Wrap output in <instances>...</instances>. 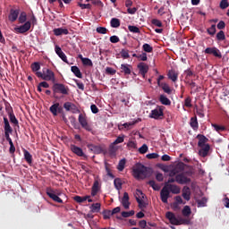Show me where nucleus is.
Wrapping results in <instances>:
<instances>
[{"instance_id": "38", "label": "nucleus", "mask_w": 229, "mask_h": 229, "mask_svg": "<svg viewBox=\"0 0 229 229\" xmlns=\"http://www.w3.org/2000/svg\"><path fill=\"white\" fill-rule=\"evenodd\" d=\"M111 28H119L121 26V20L117 18H112L110 21Z\"/></svg>"}, {"instance_id": "56", "label": "nucleus", "mask_w": 229, "mask_h": 229, "mask_svg": "<svg viewBox=\"0 0 229 229\" xmlns=\"http://www.w3.org/2000/svg\"><path fill=\"white\" fill-rule=\"evenodd\" d=\"M106 28L105 27H98L97 28V33H99L100 35H106Z\"/></svg>"}, {"instance_id": "53", "label": "nucleus", "mask_w": 229, "mask_h": 229, "mask_svg": "<svg viewBox=\"0 0 229 229\" xmlns=\"http://www.w3.org/2000/svg\"><path fill=\"white\" fill-rule=\"evenodd\" d=\"M212 126L215 128L216 131H225V130H226L225 126L217 125L216 123H213Z\"/></svg>"}, {"instance_id": "10", "label": "nucleus", "mask_w": 229, "mask_h": 229, "mask_svg": "<svg viewBox=\"0 0 229 229\" xmlns=\"http://www.w3.org/2000/svg\"><path fill=\"white\" fill-rule=\"evenodd\" d=\"M205 55H213L216 58H221L223 55H221V51L217 49V47H207L204 50Z\"/></svg>"}, {"instance_id": "2", "label": "nucleus", "mask_w": 229, "mask_h": 229, "mask_svg": "<svg viewBox=\"0 0 229 229\" xmlns=\"http://www.w3.org/2000/svg\"><path fill=\"white\" fill-rule=\"evenodd\" d=\"M165 217L171 225H174L175 226H180V225H191V219L176 216V215L171 211L165 213Z\"/></svg>"}, {"instance_id": "15", "label": "nucleus", "mask_w": 229, "mask_h": 229, "mask_svg": "<svg viewBox=\"0 0 229 229\" xmlns=\"http://www.w3.org/2000/svg\"><path fill=\"white\" fill-rule=\"evenodd\" d=\"M31 28V22L26 21L23 25L16 28V31L18 33H26V31H30Z\"/></svg>"}, {"instance_id": "46", "label": "nucleus", "mask_w": 229, "mask_h": 229, "mask_svg": "<svg viewBox=\"0 0 229 229\" xmlns=\"http://www.w3.org/2000/svg\"><path fill=\"white\" fill-rule=\"evenodd\" d=\"M128 30L131 33H140V30L137 26L129 25Z\"/></svg>"}, {"instance_id": "48", "label": "nucleus", "mask_w": 229, "mask_h": 229, "mask_svg": "<svg viewBox=\"0 0 229 229\" xmlns=\"http://www.w3.org/2000/svg\"><path fill=\"white\" fill-rule=\"evenodd\" d=\"M102 214H103L104 219H110L112 216H114L112 213V210H104Z\"/></svg>"}, {"instance_id": "9", "label": "nucleus", "mask_w": 229, "mask_h": 229, "mask_svg": "<svg viewBox=\"0 0 229 229\" xmlns=\"http://www.w3.org/2000/svg\"><path fill=\"white\" fill-rule=\"evenodd\" d=\"M43 75L45 81H53L55 82V72L50 69L45 68L43 69Z\"/></svg>"}, {"instance_id": "12", "label": "nucleus", "mask_w": 229, "mask_h": 229, "mask_svg": "<svg viewBox=\"0 0 229 229\" xmlns=\"http://www.w3.org/2000/svg\"><path fill=\"white\" fill-rule=\"evenodd\" d=\"M70 148H71V151L74 153V155H77V157H83L84 158H87V155L83 153V149H81V148L76 145H71Z\"/></svg>"}, {"instance_id": "23", "label": "nucleus", "mask_w": 229, "mask_h": 229, "mask_svg": "<svg viewBox=\"0 0 229 229\" xmlns=\"http://www.w3.org/2000/svg\"><path fill=\"white\" fill-rule=\"evenodd\" d=\"M79 123L82 126V128H85L86 130H90V127H89V123H87V118H85V115H83V114H79Z\"/></svg>"}, {"instance_id": "43", "label": "nucleus", "mask_w": 229, "mask_h": 229, "mask_svg": "<svg viewBox=\"0 0 229 229\" xmlns=\"http://www.w3.org/2000/svg\"><path fill=\"white\" fill-rule=\"evenodd\" d=\"M149 149V148L148 147L147 144H143L140 148H139V153H140V155H146V153H148V150Z\"/></svg>"}, {"instance_id": "8", "label": "nucleus", "mask_w": 229, "mask_h": 229, "mask_svg": "<svg viewBox=\"0 0 229 229\" xmlns=\"http://www.w3.org/2000/svg\"><path fill=\"white\" fill-rule=\"evenodd\" d=\"M53 90L55 94H64L67 95L69 92L67 91V88H65V85L60 84V83H55L53 86Z\"/></svg>"}, {"instance_id": "47", "label": "nucleus", "mask_w": 229, "mask_h": 229, "mask_svg": "<svg viewBox=\"0 0 229 229\" xmlns=\"http://www.w3.org/2000/svg\"><path fill=\"white\" fill-rule=\"evenodd\" d=\"M131 216H135V211L134 210L123 211L122 212V216L123 217H131Z\"/></svg>"}, {"instance_id": "59", "label": "nucleus", "mask_w": 229, "mask_h": 229, "mask_svg": "<svg viewBox=\"0 0 229 229\" xmlns=\"http://www.w3.org/2000/svg\"><path fill=\"white\" fill-rule=\"evenodd\" d=\"M208 33L211 36L216 35V25H211V27L208 29Z\"/></svg>"}, {"instance_id": "42", "label": "nucleus", "mask_w": 229, "mask_h": 229, "mask_svg": "<svg viewBox=\"0 0 229 229\" xmlns=\"http://www.w3.org/2000/svg\"><path fill=\"white\" fill-rule=\"evenodd\" d=\"M124 165H126V159L123 158L118 163V171H124Z\"/></svg>"}, {"instance_id": "11", "label": "nucleus", "mask_w": 229, "mask_h": 229, "mask_svg": "<svg viewBox=\"0 0 229 229\" xmlns=\"http://www.w3.org/2000/svg\"><path fill=\"white\" fill-rule=\"evenodd\" d=\"M64 108L67 112H72V114H80V109H78V106H76V105H74L71 102H65L64 104Z\"/></svg>"}, {"instance_id": "24", "label": "nucleus", "mask_w": 229, "mask_h": 229, "mask_svg": "<svg viewBox=\"0 0 229 229\" xmlns=\"http://www.w3.org/2000/svg\"><path fill=\"white\" fill-rule=\"evenodd\" d=\"M88 148L89 149V151H92L96 155H99V154L103 153V148L100 146L89 144Z\"/></svg>"}, {"instance_id": "3", "label": "nucleus", "mask_w": 229, "mask_h": 229, "mask_svg": "<svg viewBox=\"0 0 229 229\" xmlns=\"http://www.w3.org/2000/svg\"><path fill=\"white\" fill-rule=\"evenodd\" d=\"M183 171V164L176 165L175 167L169 173V178L167 182H165V185H173L176 182V176L179 173Z\"/></svg>"}, {"instance_id": "33", "label": "nucleus", "mask_w": 229, "mask_h": 229, "mask_svg": "<svg viewBox=\"0 0 229 229\" xmlns=\"http://www.w3.org/2000/svg\"><path fill=\"white\" fill-rule=\"evenodd\" d=\"M159 101L165 106H169L171 105V100L165 97V95H160Z\"/></svg>"}, {"instance_id": "63", "label": "nucleus", "mask_w": 229, "mask_h": 229, "mask_svg": "<svg viewBox=\"0 0 229 229\" xmlns=\"http://www.w3.org/2000/svg\"><path fill=\"white\" fill-rule=\"evenodd\" d=\"M122 142H124V136H118L113 144H122Z\"/></svg>"}, {"instance_id": "55", "label": "nucleus", "mask_w": 229, "mask_h": 229, "mask_svg": "<svg viewBox=\"0 0 229 229\" xmlns=\"http://www.w3.org/2000/svg\"><path fill=\"white\" fill-rule=\"evenodd\" d=\"M81 62L83 65H89V67H92V60H90L89 58L84 57Z\"/></svg>"}, {"instance_id": "36", "label": "nucleus", "mask_w": 229, "mask_h": 229, "mask_svg": "<svg viewBox=\"0 0 229 229\" xmlns=\"http://www.w3.org/2000/svg\"><path fill=\"white\" fill-rule=\"evenodd\" d=\"M23 155H24V158H25L26 162H28V164H31V162H33V157L31 156L30 151L24 149Z\"/></svg>"}, {"instance_id": "32", "label": "nucleus", "mask_w": 229, "mask_h": 229, "mask_svg": "<svg viewBox=\"0 0 229 229\" xmlns=\"http://www.w3.org/2000/svg\"><path fill=\"white\" fill-rule=\"evenodd\" d=\"M90 210L92 214H98L101 211V203H94L90 206Z\"/></svg>"}, {"instance_id": "35", "label": "nucleus", "mask_w": 229, "mask_h": 229, "mask_svg": "<svg viewBox=\"0 0 229 229\" xmlns=\"http://www.w3.org/2000/svg\"><path fill=\"white\" fill-rule=\"evenodd\" d=\"M99 192V182L96 181L91 189V196H96Z\"/></svg>"}, {"instance_id": "4", "label": "nucleus", "mask_w": 229, "mask_h": 229, "mask_svg": "<svg viewBox=\"0 0 229 229\" xmlns=\"http://www.w3.org/2000/svg\"><path fill=\"white\" fill-rule=\"evenodd\" d=\"M47 195L56 203H64V200L60 199V197L62 196V191L60 190H53L51 188H48L47 189Z\"/></svg>"}, {"instance_id": "7", "label": "nucleus", "mask_w": 229, "mask_h": 229, "mask_svg": "<svg viewBox=\"0 0 229 229\" xmlns=\"http://www.w3.org/2000/svg\"><path fill=\"white\" fill-rule=\"evenodd\" d=\"M148 117L150 119H160V117H164V109L160 106L156 107L150 112Z\"/></svg>"}, {"instance_id": "64", "label": "nucleus", "mask_w": 229, "mask_h": 229, "mask_svg": "<svg viewBox=\"0 0 229 229\" xmlns=\"http://www.w3.org/2000/svg\"><path fill=\"white\" fill-rule=\"evenodd\" d=\"M174 201L177 202L179 205H185V201H183V199H182L181 196H176L174 198Z\"/></svg>"}, {"instance_id": "51", "label": "nucleus", "mask_w": 229, "mask_h": 229, "mask_svg": "<svg viewBox=\"0 0 229 229\" xmlns=\"http://www.w3.org/2000/svg\"><path fill=\"white\" fill-rule=\"evenodd\" d=\"M228 6H229L228 0H222L220 2V8H221V10H226V8H228Z\"/></svg>"}, {"instance_id": "30", "label": "nucleus", "mask_w": 229, "mask_h": 229, "mask_svg": "<svg viewBox=\"0 0 229 229\" xmlns=\"http://www.w3.org/2000/svg\"><path fill=\"white\" fill-rule=\"evenodd\" d=\"M19 17V10H11V13L9 14V21L12 22L17 21V18Z\"/></svg>"}, {"instance_id": "58", "label": "nucleus", "mask_w": 229, "mask_h": 229, "mask_svg": "<svg viewBox=\"0 0 229 229\" xmlns=\"http://www.w3.org/2000/svg\"><path fill=\"white\" fill-rule=\"evenodd\" d=\"M146 158H148V160H153L155 158H158V154H157V153L147 154Z\"/></svg>"}, {"instance_id": "29", "label": "nucleus", "mask_w": 229, "mask_h": 229, "mask_svg": "<svg viewBox=\"0 0 229 229\" xmlns=\"http://www.w3.org/2000/svg\"><path fill=\"white\" fill-rule=\"evenodd\" d=\"M198 139H199V142H198L199 148L208 145V143H207L208 142V139H207V137H205L204 135H198Z\"/></svg>"}, {"instance_id": "13", "label": "nucleus", "mask_w": 229, "mask_h": 229, "mask_svg": "<svg viewBox=\"0 0 229 229\" xmlns=\"http://www.w3.org/2000/svg\"><path fill=\"white\" fill-rule=\"evenodd\" d=\"M165 187L172 194H180L181 192L180 187L176 184H165Z\"/></svg>"}, {"instance_id": "41", "label": "nucleus", "mask_w": 229, "mask_h": 229, "mask_svg": "<svg viewBox=\"0 0 229 229\" xmlns=\"http://www.w3.org/2000/svg\"><path fill=\"white\" fill-rule=\"evenodd\" d=\"M114 185L117 191H121V189H123V182L119 178L114 179Z\"/></svg>"}, {"instance_id": "39", "label": "nucleus", "mask_w": 229, "mask_h": 229, "mask_svg": "<svg viewBox=\"0 0 229 229\" xmlns=\"http://www.w3.org/2000/svg\"><path fill=\"white\" fill-rule=\"evenodd\" d=\"M118 149H119V148H117V146H115V144L112 143L109 146V155H110V157H115V153H117Z\"/></svg>"}, {"instance_id": "52", "label": "nucleus", "mask_w": 229, "mask_h": 229, "mask_svg": "<svg viewBox=\"0 0 229 229\" xmlns=\"http://www.w3.org/2000/svg\"><path fill=\"white\" fill-rule=\"evenodd\" d=\"M26 20H27V14L26 13L23 12L20 14L19 21L21 22V24H24V22H26Z\"/></svg>"}, {"instance_id": "17", "label": "nucleus", "mask_w": 229, "mask_h": 229, "mask_svg": "<svg viewBox=\"0 0 229 229\" xmlns=\"http://www.w3.org/2000/svg\"><path fill=\"white\" fill-rule=\"evenodd\" d=\"M121 203L126 210L130 208V195H128V192L123 193V197L121 199Z\"/></svg>"}, {"instance_id": "22", "label": "nucleus", "mask_w": 229, "mask_h": 229, "mask_svg": "<svg viewBox=\"0 0 229 229\" xmlns=\"http://www.w3.org/2000/svg\"><path fill=\"white\" fill-rule=\"evenodd\" d=\"M182 196L186 201H191V188H189L188 186H184L182 188Z\"/></svg>"}, {"instance_id": "60", "label": "nucleus", "mask_w": 229, "mask_h": 229, "mask_svg": "<svg viewBox=\"0 0 229 229\" xmlns=\"http://www.w3.org/2000/svg\"><path fill=\"white\" fill-rule=\"evenodd\" d=\"M127 146L131 148V149H137V142L133 141V140H130L127 143Z\"/></svg>"}, {"instance_id": "25", "label": "nucleus", "mask_w": 229, "mask_h": 229, "mask_svg": "<svg viewBox=\"0 0 229 229\" xmlns=\"http://www.w3.org/2000/svg\"><path fill=\"white\" fill-rule=\"evenodd\" d=\"M141 119L140 118H137L131 122H128V123H124L123 124V128H125L126 130H131V128H133V126H135V124H137V123H140Z\"/></svg>"}, {"instance_id": "18", "label": "nucleus", "mask_w": 229, "mask_h": 229, "mask_svg": "<svg viewBox=\"0 0 229 229\" xmlns=\"http://www.w3.org/2000/svg\"><path fill=\"white\" fill-rule=\"evenodd\" d=\"M55 51L56 53V55L59 56V58H61V60H63V62H65V64H67V55H65V53H64V51H62V48L60 47H58V45H55Z\"/></svg>"}, {"instance_id": "45", "label": "nucleus", "mask_w": 229, "mask_h": 229, "mask_svg": "<svg viewBox=\"0 0 229 229\" xmlns=\"http://www.w3.org/2000/svg\"><path fill=\"white\" fill-rule=\"evenodd\" d=\"M190 124L193 130H198V119L194 117L191 118Z\"/></svg>"}, {"instance_id": "1", "label": "nucleus", "mask_w": 229, "mask_h": 229, "mask_svg": "<svg viewBox=\"0 0 229 229\" xmlns=\"http://www.w3.org/2000/svg\"><path fill=\"white\" fill-rule=\"evenodd\" d=\"M151 174V169L144 166V165L138 163L133 167V176L137 178V180H144V178H148Z\"/></svg>"}, {"instance_id": "20", "label": "nucleus", "mask_w": 229, "mask_h": 229, "mask_svg": "<svg viewBox=\"0 0 229 229\" xmlns=\"http://www.w3.org/2000/svg\"><path fill=\"white\" fill-rule=\"evenodd\" d=\"M4 135H10L13 131L12 129V126H10V122L8 121V118L4 117Z\"/></svg>"}, {"instance_id": "44", "label": "nucleus", "mask_w": 229, "mask_h": 229, "mask_svg": "<svg viewBox=\"0 0 229 229\" xmlns=\"http://www.w3.org/2000/svg\"><path fill=\"white\" fill-rule=\"evenodd\" d=\"M197 205L199 208L207 207V198H202L197 200Z\"/></svg>"}, {"instance_id": "28", "label": "nucleus", "mask_w": 229, "mask_h": 229, "mask_svg": "<svg viewBox=\"0 0 229 229\" xmlns=\"http://www.w3.org/2000/svg\"><path fill=\"white\" fill-rule=\"evenodd\" d=\"M54 35H55V37H60V35H69V30L63 28L54 29Z\"/></svg>"}, {"instance_id": "40", "label": "nucleus", "mask_w": 229, "mask_h": 229, "mask_svg": "<svg viewBox=\"0 0 229 229\" xmlns=\"http://www.w3.org/2000/svg\"><path fill=\"white\" fill-rule=\"evenodd\" d=\"M89 198H90V196H85V197L75 196L73 198V199L77 203H84V201H87V199H89Z\"/></svg>"}, {"instance_id": "26", "label": "nucleus", "mask_w": 229, "mask_h": 229, "mask_svg": "<svg viewBox=\"0 0 229 229\" xmlns=\"http://www.w3.org/2000/svg\"><path fill=\"white\" fill-rule=\"evenodd\" d=\"M121 72H123L125 75L131 74V65L128 64H123L120 66Z\"/></svg>"}, {"instance_id": "21", "label": "nucleus", "mask_w": 229, "mask_h": 229, "mask_svg": "<svg viewBox=\"0 0 229 229\" xmlns=\"http://www.w3.org/2000/svg\"><path fill=\"white\" fill-rule=\"evenodd\" d=\"M6 110L9 115L10 122L13 123V124H19V121L15 117V114H13V110L12 109V107H7Z\"/></svg>"}, {"instance_id": "62", "label": "nucleus", "mask_w": 229, "mask_h": 229, "mask_svg": "<svg viewBox=\"0 0 229 229\" xmlns=\"http://www.w3.org/2000/svg\"><path fill=\"white\" fill-rule=\"evenodd\" d=\"M31 68H32V71H33L34 72H37L40 71V64H38V63H34V64H32Z\"/></svg>"}, {"instance_id": "14", "label": "nucleus", "mask_w": 229, "mask_h": 229, "mask_svg": "<svg viewBox=\"0 0 229 229\" xmlns=\"http://www.w3.org/2000/svg\"><path fill=\"white\" fill-rule=\"evenodd\" d=\"M170 192L166 190V188L164 186L160 191V198H161V201H163L164 203L167 204L168 203V199H169V196H170Z\"/></svg>"}, {"instance_id": "49", "label": "nucleus", "mask_w": 229, "mask_h": 229, "mask_svg": "<svg viewBox=\"0 0 229 229\" xmlns=\"http://www.w3.org/2000/svg\"><path fill=\"white\" fill-rule=\"evenodd\" d=\"M142 47H143V51H145V53H151L153 51V47H151L148 43H145Z\"/></svg>"}, {"instance_id": "61", "label": "nucleus", "mask_w": 229, "mask_h": 229, "mask_svg": "<svg viewBox=\"0 0 229 229\" xmlns=\"http://www.w3.org/2000/svg\"><path fill=\"white\" fill-rule=\"evenodd\" d=\"M120 55L122 56V58H130V53H128V50H124L123 49L121 52H120Z\"/></svg>"}, {"instance_id": "16", "label": "nucleus", "mask_w": 229, "mask_h": 229, "mask_svg": "<svg viewBox=\"0 0 229 229\" xmlns=\"http://www.w3.org/2000/svg\"><path fill=\"white\" fill-rule=\"evenodd\" d=\"M138 69L140 71V74H141V76H146V74H148V71H149V66H148V64H146L145 63H140L138 64Z\"/></svg>"}, {"instance_id": "50", "label": "nucleus", "mask_w": 229, "mask_h": 229, "mask_svg": "<svg viewBox=\"0 0 229 229\" xmlns=\"http://www.w3.org/2000/svg\"><path fill=\"white\" fill-rule=\"evenodd\" d=\"M161 87L165 94H171V88L167 83L161 84Z\"/></svg>"}, {"instance_id": "54", "label": "nucleus", "mask_w": 229, "mask_h": 229, "mask_svg": "<svg viewBox=\"0 0 229 229\" xmlns=\"http://www.w3.org/2000/svg\"><path fill=\"white\" fill-rule=\"evenodd\" d=\"M148 184L150 185V187H152V189H154L155 191H160V186L157 183H155V181H149Z\"/></svg>"}, {"instance_id": "27", "label": "nucleus", "mask_w": 229, "mask_h": 229, "mask_svg": "<svg viewBox=\"0 0 229 229\" xmlns=\"http://www.w3.org/2000/svg\"><path fill=\"white\" fill-rule=\"evenodd\" d=\"M167 76H168L169 80L174 81V83L178 81V72H176L174 70H170L167 73Z\"/></svg>"}, {"instance_id": "57", "label": "nucleus", "mask_w": 229, "mask_h": 229, "mask_svg": "<svg viewBox=\"0 0 229 229\" xmlns=\"http://www.w3.org/2000/svg\"><path fill=\"white\" fill-rule=\"evenodd\" d=\"M216 38H217V40H225V38H226V37L225 36V31L220 30V31L216 34Z\"/></svg>"}, {"instance_id": "34", "label": "nucleus", "mask_w": 229, "mask_h": 229, "mask_svg": "<svg viewBox=\"0 0 229 229\" xmlns=\"http://www.w3.org/2000/svg\"><path fill=\"white\" fill-rule=\"evenodd\" d=\"M71 71L77 78H83L81 71H80V68H78V66H72Z\"/></svg>"}, {"instance_id": "37", "label": "nucleus", "mask_w": 229, "mask_h": 229, "mask_svg": "<svg viewBox=\"0 0 229 229\" xmlns=\"http://www.w3.org/2000/svg\"><path fill=\"white\" fill-rule=\"evenodd\" d=\"M60 107L59 103H55L50 106V112L53 114V115L56 116L58 115V108Z\"/></svg>"}, {"instance_id": "31", "label": "nucleus", "mask_w": 229, "mask_h": 229, "mask_svg": "<svg viewBox=\"0 0 229 229\" xmlns=\"http://www.w3.org/2000/svg\"><path fill=\"white\" fill-rule=\"evenodd\" d=\"M182 214L183 217H190L191 215L192 214V209H191L190 206H184L182 210Z\"/></svg>"}, {"instance_id": "5", "label": "nucleus", "mask_w": 229, "mask_h": 229, "mask_svg": "<svg viewBox=\"0 0 229 229\" xmlns=\"http://www.w3.org/2000/svg\"><path fill=\"white\" fill-rule=\"evenodd\" d=\"M144 196L145 195L140 190H136L134 192V197L136 198V201L139 204L140 208H144V207H146V202H144Z\"/></svg>"}, {"instance_id": "6", "label": "nucleus", "mask_w": 229, "mask_h": 229, "mask_svg": "<svg viewBox=\"0 0 229 229\" xmlns=\"http://www.w3.org/2000/svg\"><path fill=\"white\" fill-rule=\"evenodd\" d=\"M175 182L179 183V185H185L187 183H191V178L187 177L184 174H175Z\"/></svg>"}, {"instance_id": "19", "label": "nucleus", "mask_w": 229, "mask_h": 229, "mask_svg": "<svg viewBox=\"0 0 229 229\" xmlns=\"http://www.w3.org/2000/svg\"><path fill=\"white\" fill-rule=\"evenodd\" d=\"M200 148L199 149V157H205L208 156V152L210 151V145H205L203 147H199Z\"/></svg>"}]
</instances>
